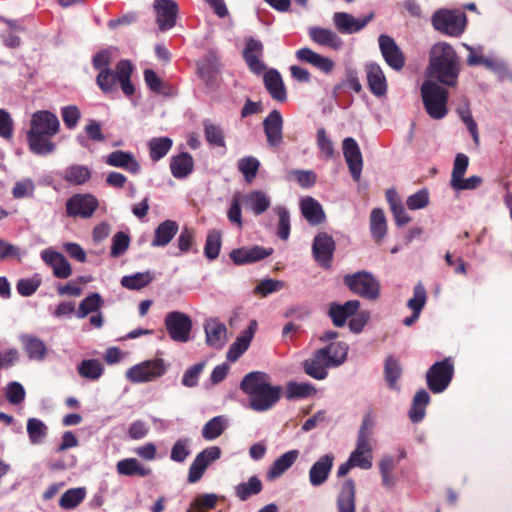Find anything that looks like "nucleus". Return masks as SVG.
I'll list each match as a JSON object with an SVG mask.
<instances>
[{"instance_id":"f257e3e1","label":"nucleus","mask_w":512,"mask_h":512,"mask_svg":"<svg viewBox=\"0 0 512 512\" xmlns=\"http://www.w3.org/2000/svg\"><path fill=\"white\" fill-rule=\"evenodd\" d=\"M269 380L265 372L253 371L246 374L240 383V389L249 396V406L254 411H267L281 398L282 387L272 386Z\"/></svg>"},{"instance_id":"f03ea898","label":"nucleus","mask_w":512,"mask_h":512,"mask_svg":"<svg viewBox=\"0 0 512 512\" xmlns=\"http://www.w3.org/2000/svg\"><path fill=\"white\" fill-rule=\"evenodd\" d=\"M428 76L439 83L454 87L460 74V61L455 49L446 42L433 45L430 51Z\"/></svg>"},{"instance_id":"7ed1b4c3","label":"nucleus","mask_w":512,"mask_h":512,"mask_svg":"<svg viewBox=\"0 0 512 512\" xmlns=\"http://www.w3.org/2000/svg\"><path fill=\"white\" fill-rule=\"evenodd\" d=\"M59 127L60 123L55 114L47 110L35 112L27 134L30 150L39 155L52 153L55 150V144L50 137L58 133Z\"/></svg>"},{"instance_id":"20e7f679","label":"nucleus","mask_w":512,"mask_h":512,"mask_svg":"<svg viewBox=\"0 0 512 512\" xmlns=\"http://www.w3.org/2000/svg\"><path fill=\"white\" fill-rule=\"evenodd\" d=\"M133 71L134 67L129 60H120L115 70L100 71L96 77V84L104 94L116 92L119 84L126 96H132L135 93V87L131 82Z\"/></svg>"},{"instance_id":"39448f33","label":"nucleus","mask_w":512,"mask_h":512,"mask_svg":"<svg viewBox=\"0 0 512 512\" xmlns=\"http://www.w3.org/2000/svg\"><path fill=\"white\" fill-rule=\"evenodd\" d=\"M375 427V415L372 409H369L363 417L358 431L356 448L350 454L349 459L356 467L367 470L372 467L373 450L371 437Z\"/></svg>"},{"instance_id":"423d86ee","label":"nucleus","mask_w":512,"mask_h":512,"mask_svg":"<svg viewBox=\"0 0 512 512\" xmlns=\"http://www.w3.org/2000/svg\"><path fill=\"white\" fill-rule=\"evenodd\" d=\"M421 96L427 114L433 119H442L447 113L448 91L433 80H426L421 86Z\"/></svg>"},{"instance_id":"0eeeda50","label":"nucleus","mask_w":512,"mask_h":512,"mask_svg":"<svg viewBox=\"0 0 512 512\" xmlns=\"http://www.w3.org/2000/svg\"><path fill=\"white\" fill-rule=\"evenodd\" d=\"M433 28L450 37L461 36L467 25V15L458 9H439L431 18Z\"/></svg>"},{"instance_id":"6e6552de","label":"nucleus","mask_w":512,"mask_h":512,"mask_svg":"<svg viewBox=\"0 0 512 512\" xmlns=\"http://www.w3.org/2000/svg\"><path fill=\"white\" fill-rule=\"evenodd\" d=\"M343 283L352 293L366 300L376 301L380 297V282L368 271L347 274L343 278Z\"/></svg>"},{"instance_id":"1a4fd4ad","label":"nucleus","mask_w":512,"mask_h":512,"mask_svg":"<svg viewBox=\"0 0 512 512\" xmlns=\"http://www.w3.org/2000/svg\"><path fill=\"white\" fill-rule=\"evenodd\" d=\"M454 375V365L450 358L435 362L426 372L428 388L435 394L447 389Z\"/></svg>"},{"instance_id":"9d476101","label":"nucleus","mask_w":512,"mask_h":512,"mask_svg":"<svg viewBox=\"0 0 512 512\" xmlns=\"http://www.w3.org/2000/svg\"><path fill=\"white\" fill-rule=\"evenodd\" d=\"M164 325L169 337L174 342L186 343L189 341L193 323L187 314L171 311L166 314Z\"/></svg>"},{"instance_id":"9b49d317","label":"nucleus","mask_w":512,"mask_h":512,"mask_svg":"<svg viewBox=\"0 0 512 512\" xmlns=\"http://www.w3.org/2000/svg\"><path fill=\"white\" fill-rule=\"evenodd\" d=\"M166 372V365L161 358L144 361L134 365L127 371V378L133 383H143L154 380Z\"/></svg>"},{"instance_id":"f8f14e48","label":"nucleus","mask_w":512,"mask_h":512,"mask_svg":"<svg viewBox=\"0 0 512 512\" xmlns=\"http://www.w3.org/2000/svg\"><path fill=\"white\" fill-rule=\"evenodd\" d=\"M99 206L98 200L91 194H74L66 201V213L69 217L90 218Z\"/></svg>"},{"instance_id":"ddd939ff","label":"nucleus","mask_w":512,"mask_h":512,"mask_svg":"<svg viewBox=\"0 0 512 512\" xmlns=\"http://www.w3.org/2000/svg\"><path fill=\"white\" fill-rule=\"evenodd\" d=\"M335 249V241L329 234L321 232L314 237L312 244L313 257L322 268H331Z\"/></svg>"},{"instance_id":"4468645a","label":"nucleus","mask_w":512,"mask_h":512,"mask_svg":"<svg viewBox=\"0 0 512 512\" xmlns=\"http://www.w3.org/2000/svg\"><path fill=\"white\" fill-rule=\"evenodd\" d=\"M330 349L331 347L318 349L311 358L303 362V368L307 375L316 380H323L327 377V369L332 366V357H329Z\"/></svg>"},{"instance_id":"2eb2a0df","label":"nucleus","mask_w":512,"mask_h":512,"mask_svg":"<svg viewBox=\"0 0 512 512\" xmlns=\"http://www.w3.org/2000/svg\"><path fill=\"white\" fill-rule=\"evenodd\" d=\"M379 48L381 54L389 67L400 71L405 66V56L395 40L388 35L379 36Z\"/></svg>"},{"instance_id":"dca6fc26","label":"nucleus","mask_w":512,"mask_h":512,"mask_svg":"<svg viewBox=\"0 0 512 512\" xmlns=\"http://www.w3.org/2000/svg\"><path fill=\"white\" fill-rule=\"evenodd\" d=\"M343 155L348 165L351 177L359 181L363 168V158L358 143L352 137L343 140Z\"/></svg>"},{"instance_id":"f3484780","label":"nucleus","mask_w":512,"mask_h":512,"mask_svg":"<svg viewBox=\"0 0 512 512\" xmlns=\"http://www.w3.org/2000/svg\"><path fill=\"white\" fill-rule=\"evenodd\" d=\"M156 23L161 31L173 28L176 24L178 5L174 0H155Z\"/></svg>"},{"instance_id":"a211bd4d","label":"nucleus","mask_w":512,"mask_h":512,"mask_svg":"<svg viewBox=\"0 0 512 512\" xmlns=\"http://www.w3.org/2000/svg\"><path fill=\"white\" fill-rule=\"evenodd\" d=\"M374 18V13L358 19L347 12H336L333 22L336 29L343 34H354L361 31Z\"/></svg>"},{"instance_id":"6ab92c4d","label":"nucleus","mask_w":512,"mask_h":512,"mask_svg":"<svg viewBox=\"0 0 512 512\" xmlns=\"http://www.w3.org/2000/svg\"><path fill=\"white\" fill-rule=\"evenodd\" d=\"M263 128L270 147H278L283 142V118L281 113L274 109L263 121Z\"/></svg>"},{"instance_id":"aec40b11","label":"nucleus","mask_w":512,"mask_h":512,"mask_svg":"<svg viewBox=\"0 0 512 512\" xmlns=\"http://www.w3.org/2000/svg\"><path fill=\"white\" fill-rule=\"evenodd\" d=\"M273 253L272 248L255 245L250 248L242 247L233 249L230 258L236 265L251 264L263 260Z\"/></svg>"},{"instance_id":"412c9836","label":"nucleus","mask_w":512,"mask_h":512,"mask_svg":"<svg viewBox=\"0 0 512 512\" xmlns=\"http://www.w3.org/2000/svg\"><path fill=\"white\" fill-rule=\"evenodd\" d=\"M359 308L360 302L358 300H349L344 304L332 302L329 305L328 315L334 326L343 327L348 318L356 315Z\"/></svg>"},{"instance_id":"4be33fe9","label":"nucleus","mask_w":512,"mask_h":512,"mask_svg":"<svg viewBox=\"0 0 512 512\" xmlns=\"http://www.w3.org/2000/svg\"><path fill=\"white\" fill-rule=\"evenodd\" d=\"M263 49L262 42L257 39L249 38L246 41L243 58L250 71L255 74H261L265 69V65L259 59L263 54Z\"/></svg>"},{"instance_id":"5701e85b","label":"nucleus","mask_w":512,"mask_h":512,"mask_svg":"<svg viewBox=\"0 0 512 512\" xmlns=\"http://www.w3.org/2000/svg\"><path fill=\"white\" fill-rule=\"evenodd\" d=\"M336 505L338 512H356V484L352 478L341 483Z\"/></svg>"},{"instance_id":"b1692460","label":"nucleus","mask_w":512,"mask_h":512,"mask_svg":"<svg viewBox=\"0 0 512 512\" xmlns=\"http://www.w3.org/2000/svg\"><path fill=\"white\" fill-rule=\"evenodd\" d=\"M41 258L52 268L55 277L67 279L71 276V265L61 253L46 249L41 252Z\"/></svg>"},{"instance_id":"393cba45","label":"nucleus","mask_w":512,"mask_h":512,"mask_svg":"<svg viewBox=\"0 0 512 512\" xmlns=\"http://www.w3.org/2000/svg\"><path fill=\"white\" fill-rule=\"evenodd\" d=\"M295 56L300 62L308 63L325 74L331 73L335 67L333 60L316 53L308 47L298 49Z\"/></svg>"},{"instance_id":"a878e982","label":"nucleus","mask_w":512,"mask_h":512,"mask_svg":"<svg viewBox=\"0 0 512 512\" xmlns=\"http://www.w3.org/2000/svg\"><path fill=\"white\" fill-rule=\"evenodd\" d=\"M333 454L321 456L309 470V481L312 486H320L326 482L334 462Z\"/></svg>"},{"instance_id":"bb28decb","label":"nucleus","mask_w":512,"mask_h":512,"mask_svg":"<svg viewBox=\"0 0 512 512\" xmlns=\"http://www.w3.org/2000/svg\"><path fill=\"white\" fill-rule=\"evenodd\" d=\"M367 83L372 94L377 97L387 93V81L385 74L377 63H369L365 66Z\"/></svg>"},{"instance_id":"cd10ccee","label":"nucleus","mask_w":512,"mask_h":512,"mask_svg":"<svg viewBox=\"0 0 512 512\" xmlns=\"http://www.w3.org/2000/svg\"><path fill=\"white\" fill-rule=\"evenodd\" d=\"M105 162L109 166L122 168L133 175L140 172V164L130 152L116 150L107 155Z\"/></svg>"},{"instance_id":"c85d7f7f","label":"nucleus","mask_w":512,"mask_h":512,"mask_svg":"<svg viewBox=\"0 0 512 512\" xmlns=\"http://www.w3.org/2000/svg\"><path fill=\"white\" fill-rule=\"evenodd\" d=\"M204 329L208 346L221 349L225 345L227 341V329L225 324L219 322L217 319H210L206 322Z\"/></svg>"},{"instance_id":"c756f323","label":"nucleus","mask_w":512,"mask_h":512,"mask_svg":"<svg viewBox=\"0 0 512 512\" xmlns=\"http://www.w3.org/2000/svg\"><path fill=\"white\" fill-rule=\"evenodd\" d=\"M264 85L270 96L278 101L285 102L287 99L286 88L282 77L277 70L271 69L264 74Z\"/></svg>"},{"instance_id":"7c9ffc66","label":"nucleus","mask_w":512,"mask_h":512,"mask_svg":"<svg viewBox=\"0 0 512 512\" xmlns=\"http://www.w3.org/2000/svg\"><path fill=\"white\" fill-rule=\"evenodd\" d=\"M311 40L321 46H326L334 50L342 47V39L332 30L322 27H311L308 31Z\"/></svg>"},{"instance_id":"2f4dec72","label":"nucleus","mask_w":512,"mask_h":512,"mask_svg":"<svg viewBox=\"0 0 512 512\" xmlns=\"http://www.w3.org/2000/svg\"><path fill=\"white\" fill-rule=\"evenodd\" d=\"M179 229V226L174 220H165L160 223L155 231L151 241L152 247H165L175 237Z\"/></svg>"},{"instance_id":"473e14b6","label":"nucleus","mask_w":512,"mask_h":512,"mask_svg":"<svg viewBox=\"0 0 512 512\" xmlns=\"http://www.w3.org/2000/svg\"><path fill=\"white\" fill-rule=\"evenodd\" d=\"M300 208L304 218L312 225H318L325 218L322 206L312 197H306L301 200Z\"/></svg>"},{"instance_id":"72a5a7b5","label":"nucleus","mask_w":512,"mask_h":512,"mask_svg":"<svg viewBox=\"0 0 512 512\" xmlns=\"http://www.w3.org/2000/svg\"><path fill=\"white\" fill-rule=\"evenodd\" d=\"M193 167V157L187 152H182L171 159V173L177 179L187 177L193 171Z\"/></svg>"},{"instance_id":"f704fd0d","label":"nucleus","mask_w":512,"mask_h":512,"mask_svg":"<svg viewBox=\"0 0 512 512\" xmlns=\"http://www.w3.org/2000/svg\"><path fill=\"white\" fill-rule=\"evenodd\" d=\"M20 340L30 359L42 360L45 358L47 347L43 340L32 335H22Z\"/></svg>"},{"instance_id":"c9c22d12","label":"nucleus","mask_w":512,"mask_h":512,"mask_svg":"<svg viewBox=\"0 0 512 512\" xmlns=\"http://www.w3.org/2000/svg\"><path fill=\"white\" fill-rule=\"evenodd\" d=\"M117 472L124 476L146 477L151 475L152 470L145 467L136 458H126L120 460L116 465Z\"/></svg>"},{"instance_id":"e433bc0d","label":"nucleus","mask_w":512,"mask_h":512,"mask_svg":"<svg viewBox=\"0 0 512 512\" xmlns=\"http://www.w3.org/2000/svg\"><path fill=\"white\" fill-rule=\"evenodd\" d=\"M298 450H290L277 458L268 471V478L275 479L284 474L297 460Z\"/></svg>"},{"instance_id":"4c0bfd02","label":"nucleus","mask_w":512,"mask_h":512,"mask_svg":"<svg viewBox=\"0 0 512 512\" xmlns=\"http://www.w3.org/2000/svg\"><path fill=\"white\" fill-rule=\"evenodd\" d=\"M244 204L256 216L263 214L270 207V198L262 191H252L244 196Z\"/></svg>"},{"instance_id":"58836bf2","label":"nucleus","mask_w":512,"mask_h":512,"mask_svg":"<svg viewBox=\"0 0 512 512\" xmlns=\"http://www.w3.org/2000/svg\"><path fill=\"white\" fill-rule=\"evenodd\" d=\"M197 72L199 77L209 85L219 72L217 57L213 53H209L204 59L199 60L197 62Z\"/></svg>"},{"instance_id":"ea45409f","label":"nucleus","mask_w":512,"mask_h":512,"mask_svg":"<svg viewBox=\"0 0 512 512\" xmlns=\"http://www.w3.org/2000/svg\"><path fill=\"white\" fill-rule=\"evenodd\" d=\"M429 402L430 395L425 389H421L415 394L409 411V418L413 423H418L424 418Z\"/></svg>"},{"instance_id":"a19ab883","label":"nucleus","mask_w":512,"mask_h":512,"mask_svg":"<svg viewBox=\"0 0 512 512\" xmlns=\"http://www.w3.org/2000/svg\"><path fill=\"white\" fill-rule=\"evenodd\" d=\"M252 339L253 331L250 327L243 331L242 334L237 337L236 341L230 346L226 355L227 359L231 362L237 361L238 358L249 348Z\"/></svg>"},{"instance_id":"79ce46f5","label":"nucleus","mask_w":512,"mask_h":512,"mask_svg":"<svg viewBox=\"0 0 512 512\" xmlns=\"http://www.w3.org/2000/svg\"><path fill=\"white\" fill-rule=\"evenodd\" d=\"M401 375L402 368L398 360L392 356L387 357L384 365V378L389 389L399 391L400 387L397 382Z\"/></svg>"},{"instance_id":"37998d69","label":"nucleus","mask_w":512,"mask_h":512,"mask_svg":"<svg viewBox=\"0 0 512 512\" xmlns=\"http://www.w3.org/2000/svg\"><path fill=\"white\" fill-rule=\"evenodd\" d=\"M203 129L206 141L213 147H225V133L220 125L214 124L209 119L203 121Z\"/></svg>"},{"instance_id":"c03bdc74","label":"nucleus","mask_w":512,"mask_h":512,"mask_svg":"<svg viewBox=\"0 0 512 512\" xmlns=\"http://www.w3.org/2000/svg\"><path fill=\"white\" fill-rule=\"evenodd\" d=\"M263 489L261 480L257 476H251L247 482H242L235 487V495L246 501L253 495L259 494Z\"/></svg>"},{"instance_id":"a18cd8bd","label":"nucleus","mask_w":512,"mask_h":512,"mask_svg":"<svg viewBox=\"0 0 512 512\" xmlns=\"http://www.w3.org/2000/svg\"><path fill=\"white\" fill-rule=\"evenodd\" d=\"M370 231L376 242H380L386 234L387 225L385 215L384 212L379 208H375L371 212Z\"/></svg>"},{"instance_id":"49530a36","label":"nucleus","mask_w":512,"mask_h":512,"mask_svg":"<svg viewBox=\"0 0 512 512\" xmlns=\"http://www.w3.org/2000/svg\"><path fill=\"white\" fill-rule=\"evenodd\" d=\"M172 140L169 137L152 138L149 141V154L153 161L163 158L172 147Z\"/></svg>"},{"instance_id":"de8ad7c7","label":"nucleus","mask_w":512,"mask_h":512,"mask_svg":"<svg viewBox=\"0 0 512 512\" xmlns=\"http://www.w3.org/2000/svg\"><path fill=\"white\" fill-rule=\"evenodd\" d=\"M85 488H71L63 493L59 500V506L63 509L69 510L77 507L85 498Z\"/></svg>"},{"instance_id":"09e8293b","label":"nucleus","mask_w":512,"mask_h":512,"mask_svg":"<svg viewBox=\"0 0 512 512\" xmlns=\"http://www.w3.org/2000/svg\"><path fill=\"white\" fill-rule=\"evenodd\" d=\"M48 428L43 421L37 418H29L27 421V433L32 444H41L47 436Z\"/></svg>"},{"instance_id":"8fccbe9b","label":"nucleus","mask_w":512,"mask_h":512,"mask_svg":"<svg viewBox=\"0 0 512 512\" xmlns=\"http://www.w3.org/2000/svg\"><path fill=\"white\" fill-rule=\"evenodd\" d=\"M153 277L150 272L135 273L133 275L123 276L121 279V285L129 290H140L150 284Z\"/></svg>"},{"instance_id":"3c124183","label":"nucleus","mask_w":512,"mask_h":512,"mask_svg":"<svg viewBox=\"0 0 512 512\" xmlns=\"http://www.w3.org/2000/svg\"><path fill=\"white\" fill-rule=\"evenodd\" d=\"M102 303L103 300L98 293H91L80 302L76 316L78 318H85L90 313L98 311Z\"/></svg>"},{"instance_id":"603ef678","label":"nucleus","mask_w":512,"mask_h":512,"mask_svg":"<svg viewBox=\"0 0 512 512\" xmlns=\"http://www.w3.org/2000/svg\"><path fill=\"white\" fill-rule=\"evenodd\" d=\"M103 366L97 359L83 360L78 366V373L81 377L90 380H97L103 374Z\"/></svg>"},{"instance_id":"864d4df0","label":"nucleus","mask_w":512,"mask_h":512,"mask_svg":"<svg viewBox=\"0 0 512 512\" xmlns=\"http://www.w3.org/2000/svg\"><path fill=\"white\" fill-rule=\"evenodd\" d=\"M91 177L90 170L83 165H72L65 170L64 179L75 185L86 183Z\"/></svg>"},{"instance_id":"5fc2aeb1","label":"nucleus","mask_w":512,"mask_h":512,"mask_svg":"<svg viewBox=\"0 0 512 512\" xmlns=\"http://www.w3.org/2000/svg\"><path fill=\"white\" fill-rule=\"evenodd\" d=\"M224 429V418L222 416H215L203 426L202 437L205 440H214L223 433Z\"/></svg>"},{"instance_id":"6e6d98bb","label":"nucleus","mask_w":512,"mask_h":512,"mask_svg":"<svg viewBox=\"0 0 512 512\" xmlns=\"http://www.w3.org/2000/svg\"><path fill=\"white\" fill-rule=\"evenodd\" d=\"M221 233L218 230H212L208 233L205 246L204 255L209 260H215L220 253L221 249Z\"/></svg>"},{"instance_id":"4d7b16f0","label":"nucleus","mask_w":512,"mask_h":512,"mask_svg":"<svg viewBox=\"0 0 512 512\" xmlns=\"http://www.w3.org/2000/svg\"><path fill=\"white\" fill-rule=\"evenodd\" d=\"M259 167V160L252 156L241 158L238 161V169L243 174L246 182L248 183L254 180V178L257 175Z\"/></svg>"},{"instance_id":"13d9d810","label":"nucleus","mask_w":512,"mask_h":512,"mask_svg":"<svg viewBox=\"0 0 512 512\" xmlns=\"http://www.w3.org/2000/svg\"><path fill=\"white\" fill-rule=\"evenodd\" d=\"M427 294L426 289L422 283H417L413 289V297L408 300L407 306L415 312L421 314L423 307L426 304Z\"/></svg>"},{"instance_id":"bf43d9fd","label":"nucleus","mask_w":512,"mask_h":512,"mask_svg":"<svg viewBox=\"0 0 512 512\" xmlns=\"http://www.w3.org/2000/svg\"><path fill=\"white\" fill-rule=\"evenodd\" d=\"M279 221L277 227V235L282 240H287L290 235V215L289 211L282 206L275 208Z\"/></svg>"},{"instance_id":"052dcab7","label":"nucleus","mask_w":512,"mask_h":512,"mask_svg":"<svg viewBox=\"0 0 512 512\" xmlns=\"http://www.w3.org/2000/svg\"><path fill=\"white\" fill-rule=\"evenodd\" d=\"M130 245V237L125 232L119 231L112 238L110 254L112 257H119L124 254Z\"/></svg>"},{"instance_id":"680f3d73","label":"nucleus","mask_w":512,"mask_h":512,"mask_svg":"<svg viewBox=\"0 0 512 512\" xmlns=\"http://www.w3.org/2000/svg\"><path fill=\"white\" fill-rule=\"evenodd\" d=\"M317 146L325 159H332L334 157V145L331 139L327 136L324 128L317 130Z\"/></svg>"},{"instance_id":"e2e57ef3","label":"nucleus","mask_w":512,"mask_h":512,"mask_svg":"<svg viewBox=\"0 0 512 512\" xmlns=\"http://www.w3.org/2000/svg\"><path fill=\"white\" fill-rule=\"evenodd\" d=\"M144 80L148 88L155 93L165 94V89L168 85L156 74L152 69L144 70Z\"/></svg>"},{"instance_id":"0e129e2a","label":"nucleus","mask_w":512,"mask_h":512,"mask_svg":"<svg viewBox=\"0 0 512 512\" xmlns=\"http://www.w3.org/2000/svg\"><path fill=\"white\" fill-rule=\"evenodd\" d=\"M205 367V362H199L188 368L182 377V384L185 387L192 388L198 385L199 376Z\"/></svg>"},{"instance_id":"69168bd1","label":"nucleus","mask_w":512,"mask_h":512,"mask_svg":"<svg viewBox=\"0 0 512 512\" xmlns=\"http://www.w3.org/2000/svg\"><path fill=\"white\" fill-rule=\"evenodd\" d=\"M315 389L306 383L290 382L287 387V399L305 398L314 392Z\"/></svg>"},{"instance_id":"338daca9","label":"nucleus","mask_w":512,"mask_h":512,"mask_svg":"<svg viewBox=\"0 0 512 512\" xmlns=\"http://www.w3.org/2000/svg\"><path fill=\"white\" fill-rule=\"evenodd\" d=\"M469 165V158L463 153H458L454 160L450 185L464 177Z\"/></svg>"},{"instance_id":"774afa93","label":"nucleus","mask_w":512,"mask_h":512,"mask_svg":"<svg viewBox=\"0 0 512 512\" xmlns=\"http://www.w3.org/2000/svg\"><path fill=\"white\" fill-rule=\"evenodd\" d=\"M61 116L66 128L74 129L78 125L81 112L77 106L68 105L61 109Z\"/></svg>"}]
</instances>
